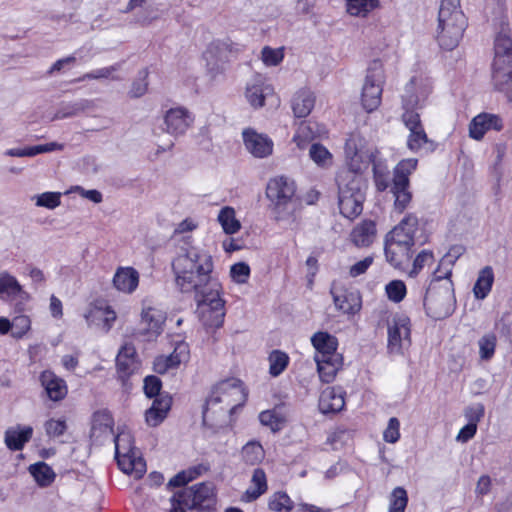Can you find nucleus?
I'll use <instances>...</instances> for the list:
<instances>
[{"instance_id":"49530a36","label":"nucleus","mask_w":512,"mask_h":512,"mask_svg":"<svg viewBox=\"0 0 512 512\" xmlns=\"http://www.w3.org/2000/svg\"><path fill=\"white\" fill-rule=\"evenodd\" d=\"M29 471L35 481L42 487L49 486L55 479L54 471L44 462L31 465Z\"/></svg>"},{"instance_id":"4c0bfd02","label":"nucleus","mask_w":512,"mask_h":512,"mask_svg":"<svg viewBox=\"0 0 512 512\" xmlns=\"http://www.w3.org/2000/svg\"><path fill=\"white\" fill-rule=\"evenodd\" d=\"M492 81L494 87L502 92L508 101H512V67L492 69Z\"/></svg>"},{"instance_id":"ea45409f","label":"nucleus","mask_w":512,"mask_h":512,"mask_svg":"<svg viewBox=\"0 0 512 512\" xmlns=\"http://www.w3.org/2000/svg\"><path fill=\"white\" fill-rule=\"evenodd\" d=\"M385 257L394 267H400L411 258V249L385 240Z\"/></svg>"},{"instance_id":"2eb2a0df","label":"nucleus","mask_w":512,"mask_h":512,"mask_svg":"<svg viewBox=\"0 0 512 512\" xmlns=\"http://www.w3.org/2000/svg\"><path fill=\"white\" fill-rule=\"evenodd\" d=\"M229 45L220 40L212 41L203 53L206 62V73L211 80L222 76L228 62Z\"/></svg>"},{"instance_id":"72a5a7b5","label":"nucleus","mask_w":512,"mask_h":512,"mask_svg":"<svg viewBox=\"0 0 512 512\" xmlns=\"http://www.w3.org/2000/svg\"><path fill=\"white\" fill-rule=\"evenodd\" d=\"M171 407V398L161 396L156 398L152 406L146 411L145 419L149 426L159 425L167 416Z\"/></svg>"},{"instance_id":"f704fd0d","label":"nucleus","mask_w":512,"mask_h":512,"mask_svg":"<svg viewBox=\"0 0 512 512\" xmlns=\"http://www.w3.org/2000/svg\"><path fill=\"white\" fill-rule=\"evenodd\" d=\"M315 105L314 93L307 89L299 90L292 99V110L296 117H307Z\"/></svg>"},{"instance_id":"a19ab883","label":"nucleus","mask_w":512,"mask_h":512,"mask_svg":"<svg viewBox=\"0 0 512 512\" xmlns=\"http://www.w3.org/2000/svg\"><path fill=\"white\" fill-rule=\"evenodd\" d=\"M113 418L106 411H98L93 415L91 436L100 437L113 434Z\"/></svg>"},{"instance_id":"20e7f679","label":"nucleus","mask_w":512,"mask_h":512,"mask_svg":"<svg viewBox=\"0 0 512 512\" xmlns=\"http://www.w3.org/2000/svg\"><path fill=\"white\" fill-rule=\"evenodd\" d=\"M340 213L348 218L358 217L363 210L366 181L361 173L339 171L336 177Z\"/></svg>"},{"instance_id":"bb28decb","label":"nucleus","mask_w":512,"mask_h":512,"mask_svg":"<svg viewBox=\"0 0 512 512\" xmlns=\"http://www.w3.org/2000/svg\"><path fill=\"white\" fill-rule=\"evenodd\" d=\"M139 273L133 267H118L113 277V287L122 293L131 294L139 285Z\"/></svg>"},{"instance_id":"423d86ee","label":"nucleus","mask_w":512,"mask_h":512,"mask_svg":"<svg viewBox=\"0 0 512 512\" xmlns=\"http://www.w3.org/2000/svg\"><path fill=\"white\" fill-rule=\"evenodd\" d=\"M115 458L119 468L135 479H140L146 473V463L134 446L130 431L122 430L114 438Z\"/></svg>"},{"instance_id":"4d7b16f0","label":"nucleus","mask_w":512,"mask_h":512,"mask_svg":"<svg viewBox=\"0 0 512 512\" xmlns=\"http://www.w3.org/2000/svg\"><path fill=\"white\" fill-rule=\"evenodd\" d=\"M407 502L406 490L402 487H396L391 493L389 512H404Z\"/></svg>"},{"instance_id":"9d476101","label":"nucleus","mask_w":512,"mask_h":512,"mask_svg":"<svg viewBox=\"0 0 512 512\" xmlns=\"http://www.w3.org/2000/svg\"><path fill=\"white\" fill-rule=\"evenodd\" d=\"M296 187L291 179L278 176L270 179L266 187V196L274 205L276 219L284 220V211L289 210L293 205V198Z\"/></svg>"},{"instance_id":"bf43d9fd","label":"nucleus","mask_w":512,"mask_h":512,"mask_svg":"<svg viewBox=\"0 0 512 512\" xmlns=\"http://www.w3.org/2000/svg\"><path fill=\"white\" fill-rule=\"evenodd\" d=\"M269 508L276 512L283 510L289 512L293 509V501L286 493L277 492L272 496L269 502Z\"/></svg>"},{"instance_id":"1a4fd4ad","label":"nucleus","mask_w":512,"mask_h":512,"mask_svg":"<svg viewBox=\"0 0 512 512\" xmlns=\"http://www.w3.org/2000/svg\"><path fill=\"white\" fill-rule=\"evenodd\" d=\"M385 72L380 60H373L365 76L361 92V104L368 113L375 111L381 104Z\"/></svg>"},{"instance_id":"393cba45","label":"nucleus","mask_w":512,"mask_h":512,"mask_svg":"<svg viewBox=\"0 0 512 512\" xmlns=\"http://www.w3.org/2000/svg\"><path fill=\"white\" fill-rule=\"evenodd\" d=\"M165 322V314L155 307H145L141 314V323L145 326L144 333L147 340L156 338L162 332V326Z\"/></svg>"},{"instance_id":"69168bd1","label":"nucleus","mask_w":512,"mask_h":512,"mask_svg":"<svg viewBox=\"0 0 512 512\" xmlns=\"http://www.w3.org/2000/svg\"><path fill=\"white\" fill-rule=\"evenodd\" d=\"M261 55L262 61L267 66H276L284 58V53L281 48L273 49L269 46H266L262 49Z\"/></svg>"},{"instance_id":"6ab92c4d","label":"nucleus","mask_w":512,"mask_h":512,"mask_svg":"<svg viewBox=\"0 0 512 512\" xmlns=\"http://www.w3.org/2000/svg\"><path fill=\"white\" fill-rule=\"evenodd\" d=\"M242 136L246 150L255 158H266L272 155L274 143L267 135L258 133L252 128H246Z\"/></svg>"},{"instance_id":"5fc2aeb1","label":"nucleus","mask_w":512,"mask_h":512,"mask_svg":"<svg viewBox=\"0 0 512 512\" xmlns=\"http://www.w3.org/2000/svg\"><path fill=\"white\" fill-rule=\"evenodd\" d=\"M201 474V467H191L187 470H183L172 477L168 486L181 487L194 480Z\"/></svg>"},{"instance_id":"de8ad7c7","label":"nucleus","mask_w":512,"mask_h":512,"mask_svg":"<svg viewBox=\"0 0 512 512\" xmlns=\"http://www.w3.org/2000/svg\"><path fill=\"white\" fill-rule=\"evenodd\" d=\"M241 455L246 464L255 465L264 459L265 451L259 442L249 441L243 446Z\"/></svg>"},{"instance_id":"7c9ffc66","label":"nucleus","mask_w":512,"mask_h":512,"mask_svg":"<svg viewBox=\"0 0 512 512\" xmlns=\"http://www.w3.org/2000/svg\"><path fill=\"white\" fill-rule=\"evenodd\" d=\"M333 301L336 308L343 313L355 314L360 310V298L353 292L332 288Z\"/></svg>"},{"instance_id":"4be33fe9","label":"nucleus","mask_w":512,"mask_h":512,"mask_svg":"<svg viewBox=\"0 0 512 512\" xmlns=\"http://www.w3.org/2000/svg\"><path fill=\"white\" fill-rule=\"evenodd\" d=\"M503 128L502 119L495 114L480 113L469 124V136L481 140L489 130L500 131Z\"/></svg>"},{"instance_id":"c85d7f7f","label":"nucleus","mask_w":512,"mask_h":512,"mask_svg":"<svg viewBox=\"0 0 512 512\" xmlns=\"http://www.w3.org/2000/svg\"><path fill=\"white\" fill-rule=\"evenodd\" d=\"M40 381L52 401H60L67 395V385L65 381L56 376L53 372L48 370L42 372Z\"/></svg>"},{"instance_id":"6e6552de","label":"nucleus","mask_w":512,"mask_h":512,"mask_svg":"<svg viewBox=\"0 0 512 512\" xmlns=\"http://www.w3.org/2000/svg\"><path fill=\"white\" fill-rule=\"evenodd\" d=\"M197 313L199 320L207 329L219 328L225 317V301L220 295V284L213 283L209 290H203L198 295Z\"/></svg>"},{"instance_id":"8fccbe9b","label":"nucleus","mask_w":512,"mask_h":512,"mask_svg":"<svg viewBox=\"0 0 512 512\" xmlns=\"http://www.w3.org/2000/svg\"><path fill=\"white\" fill-rule=\"evenodd\" d=\"M22 286L10 273L0 272V294L14 298L22 293Z\"/></svg>"},{"instance_id":"cd10ccee","label":"nucleus","mask_w":512,"mask_h":512,"mask_svg":"<svg viewBox=\"0 0 512 512\" xmlns=\"http://www.w3.org/2000/svg\"><path fill=\"white\" fill-rule=\"evenodd\" d=\"M311 342L316 350L314 360L321 358V356L324 358L332 355H340V353L337 352V338L328 332L320 331L315 333L311 338Z\"/></svg>"},{"instance_id":"7ed1b4c3","label":"nucleus","mask_w":512,"mask_h":512,"mask_svg":"<svg viewBox=\"0 0 512 512\" xmlns=\"http://www.w3.org/2000/svg\"><path fill=\"white\" fill-rule=\"evenodd\" d=\"M450 276L451 270L444 275H439L438 270L435 271L427 288L423 304L427 315L435 320L450 316L455 309L456 299Z\"/></svg>"},{"instance_id":"aec40b11","label":"nucleus","mask_w":512,"mask_h":512,"mask_svg":"<svg viewBox=\"0 0 512 512\" xmlns=\"http://www.w3.org/2000/svg\"><path fill=\"white\" fill-rule=\"evenodd\" d=\"M328 131L326 127L315 121H303L301 122L293 136V142L296 146L303 150L307 148L309 143L316 139L327 137Z\"/></svg>"},{"instance_id":"4468645a","label":"nucleus","mask_w":512,"mask_h":512,"mask_svg":"<svg viewBox=\"0 0 512 512\" xmlns=\"http://www.w3.org/2000/svg\"><path fill=\"white\" fill-rule=\"evenodd\" d=\"M411 346V322L406 315H395L388 324V351L402 354Z\"/></svg>"},{"instance_id":"13d9d810","label":"nucleus","mask_w":512,"mask_h":512,"mask_svg":"<svg viewBox=\"0 0 512 512\" xmlns=\"http://www.w3.org/2000/svg\"><path fill=\"white\" fill-rule=\"evenodd\" d=\"M385 291L389 300L399 303L406 296V285L402 280H393L386 285Z\"/></svg>"},{"instance_id":"0e129e2a","label":"nucleus","mask_w":512,"mask_h":512,"mask_svg":"<svg viewBox=\"0 0 512 512\" xmlns=\"http://www.w3.org/2000/svg\"><path fill=\"white\" fill-rule=\"evenodd\" d=\"M434 262V255L430 250L421 251L413 262V267L409 273L411 277L419 274V272L425 267L429 266Z\"/></svg>"},{"instance_id":"f3484780","label":"nucleus","mask_w":512,"mask_h":512,"mask_svg":"<svg viewBox=\"0 0 512 512\" xmlns=\"http://www.w3.org/2000/svg\"><path fill=\"white\" fill-rule=\"evenodd\" d=\"M411 88L410 94L412 95V99L417 101L415 107H413V112H417V110L424 107L426 100L432 92V81L431 78L428 77L425 73H417L411 77L409 82L404 87V92L401 96L402 99V109L404 110V98L407 95V91Z\"/></svg>"},{"instance_id":"09e8293b","label":"nucleus","mask_w":512,"mask_h":512,"mask_svg":"<svg viewBox=\"0 0 512 512\" xmlns=\"http://www.w3.org/2000/svg\"><path fill=\"white\" fill-rule=\"evenodd\" d=\"M373 162V180L376 187V190L379 192H384L388 188L391 189L392 179L390 177V171L386 165L381 163Z\"/></svg>"},{"instance_id":"9b49d317","label":"nucleus","mask_w":512,"mask_h":512,"mask_svg":"<svg viewBox=\"0 0 512 512\" xmlns=\"http://www.w3.org/2000/svg\"><path fill=\"white\" fill-rule=\"evenodd\" d=\"M345 155L347 167L341 171H352L362 175L374 159L373 151L367 147L365 138L358 133H352L346 140Z\"/></svg>"},{"instance_id":"6e6d98bb","label":"nucleus","mask_w":512,"mask_h":512,"mask_svg":"<svg viewBox=\"0 0 512 512\" xmlns=\"http://www.w3.org/2000/svg\"><path fill=\"white\" fill-rule=\"evenodd\" d=\"M386 241L393 242L412 249L415 244V238L408 233H404L402 228L395 226L385 237Z\"/></svg>"},{"instance_id":"f8f14e48","label":"nucleus","mask_w":512,"mask_h":512,"mask_svg":"<svg viewBox=\"0 0 512 512\" xmlns=\"http://www.w3.org/2000/svg\"><path fill=\"white\" fill-rule=\"evenodd\" d=\"M411 88L409 87L408 93L404 98V112L402 114V121L404 122L407 129L410 131L407 140L408 148L413 152H418L426 144L429 143L427 134L423 128L418 112H413V107L417 104V101L412 99L410 94Z\"/></svg>"},{"instance_id":"864d4df0","label":"nucleus","mask_w":512,"mask_h":512,"mask_svg":"<svg viewBox=\"0 0 512 512\" xmlns=\"http://www.w3.org/2000/svg\"><path fill=\"white\" fill-rule=\"evenodd\" d=\"M497 337L494 333H487L479 339V353L482 360H490L495 353Z\"/></svg>"},{"instance_id":"052dcab7","label":"nucleus","mask_w":512,"mask_h":512,"mask_svg":"<svg viewBox=\"0 0 512 512\" xmlns=\"http://www.w3.org/2000/svg\"><path fill=\"white\" fill-rule=\"evenodd\" d=\"M120 69V64H114L109 67L100 68L94 71H91L89 73L84 74L79 80H87V79H112V80H119L118 77L114 76L113 73L118 71Z\"/></svg>"},{"instance_id":"2f4dec72","label":"nucleus","mask_w":512,"mask_h":512,"mask_svg":"<svg viewBox=\"0 0 512 512\" xmlns=\"http://www.w3.org/2000/svg\"><path fill=\"white\" fill-rule=\"evenodd\" d=\"M33 428L30 426H16L6 430L5 444L12 451L22 450L24 445L31 439Z\"/></svg>"},{"instance_id":"5701e85b","label":"nucleus","mask_w":512,"mask_h":512,"mask_svg":"<svg viewBox=\"0 0 512 512\" xmlns=\"http://www.w3.org/2000/svg\"><path fill=\"white\" fill-rule=\"evenodd\" d=\"M188 357V345L179 343L170 355L156 357L153 363L154 371L159 374H164L171 369L177 368L182 362L186 361Z\"/></svg>"},{"instance_id":"3c124183","label":"nucleus","mask_w":512,"mask_h":512,"mask_svg":"<svg viewBox=\"0 0 512 512\" xmlns=\"http://www.w3.org/2000/svg\"><path fill=\"white\" fill-rule=\"evenodd\" d=\"M259 420L262 425L270 427L273 432L280 431L286 423L284 415L277 410H266L261 412Z\"/></svg>"},{"instance_id":"39448f33","label":"nucleus","mask_w":512,"mask_h":512,"mask_svg":"<svg viewBox=\"0 0 512 512\" xmlns=\"http://www.w3.org/2000/svg\"><path fill=\"white\" fill-rule=\"evenodd\" d=\"M247 399V393L240 380L231 378L218 383L212 390L206 401V407L203 411V422L207 424L212 420L215 413L214 407L222 404L220 412L223 415L232 414L235 409L242 406Z\"/></svg>"},{"instance_id":"79ce46f5","label":"nucleus","mask_w":512,"mask_h":512,"mask_svg":"<svg viewBox=\"0 0 512 512\" xmlns=\"http://www.w3.org/2000/svg\"><path fill=\"white\" fill-rule=\"evenodd\" d=\"M217 220L226 234L232 235L241 229V223L236 218V212L233 207H223L219 211Z\"/></svg>"},{"instance_id":"37998d69","label":"nucleus","mask_w":512,"mask_h":512,"mask_svg":"<svg viewBox=\"0 0 512 512\" xmlns=\"http://www.w3.org/2000/svg\"><path fill=\"white\" fill-rule=\"evenodd\" d=\"M347 12L354 17H367L379 7V0H345Z\"/></svg>"},{"instance_id":"338daca9","label":"nucleus","mask_w":512,"mask_h":512,"mask_svg":"<svg viewBox=\"0 0 512 512\" xmlns=\"http://www.w3.org/2000/svg\"><path fill=\"white\" fill-rule=\"evenodd\" d=\"M230 275L238 284H244L250 276V267L245 262H239L231 266Z\"/></svg>"},{"instance_id":"b1692460","label":"nucleus","mask_w":512,"mask_h":512,"mask_svg":"<svg viewBox=\"0 0 512 512\" xmlns=\"http://www.w3.org/2000/svg\"><path fill=\"white\" fill-rule=\"evenodd\" d=\"M344 391L339 387H327L319 397V410L323 414L340 412L345 406Z\"/></svg>"},{"instance_id":"680f3d73","label":"nucleus","mask_w":512,"mask_h":512,"mask_svg":"<svg viewBox=\"0 0 512 512\" xmlns=\"http://www.w3.org/2000/svg\"><path fill=\"white\" fill-rule=\"evenodd\" d=\"M13 331L11 333L13 338L21 339L31 329V320L27 315H19L12 319Z\"/></svg>"},{"instance_id":"dca6fc26","label":"nucleus","mask_w":512,"mask_h":512,"mask_svg":"<svg viewBox=\"0 0 512 512\" xmlns=\"http://www.w3.org/2000/svg\"><path fill=\"white\" fill-rule=\"evenodd\" d=\"M512 67V39L508 24L502 22L494 40V58L492 69Z\"/></svg>"},{"instance_id":"f03ea898","label":"nucleus","mask_w":512,"mask_h":512,"mask_svg":"<svg viewBox=\"0 0 512 512\" xmlns=\"http://www.w3.org/2000/svg\"><path fill=\"white\" fill-rule=\"evenodd\" d=\"M467 27V19L460 8V0H441L438 12L436 40L443 50L455 49Z\"/></svg>"},{"instance_id":"603ef678","label":"nucleus","mask_w":512,"mask_h":512,"mask_svg":"<svg viewBox=\"0 0 512 512\" xmlns=\"http://www.w3.org/2000/svg\"><path fill=\"white\" fill-rule=\"evenodd\" d=\"M269 373L273 377L279 376L288 366L289 357L285 352L274 350L268 357Z\"/></svg>"},{"instance_id":"c03bdc74","label":"nucleus","mask_w":512,"mask_h":512,"mask_svg":"<svg viewBox=\"0 0 512 512\" xmlns=\"http://www.w3.org/2000/svg\"><path fill=\"white\" fill-rule=\"evenodd\" d=\"M272 94V88L269 85L253 84L246 89V98L254 108H260L264 105V100Z\"/></svg>"},{"instance_id":"a211bd4d","label":"nucleus","mask_w":512,"mask_h":512,"mask_svg":"<svg viewBox=\"0 0 512 512\" xmlns=\"http://www.w3.org/2000/svg\"><path fill=\"white\" fill-rule=\"evenodd\" d=\"M194 122L193 114L185 107H174L164 114L165 131L171 135H183Z\"/></svg>"},{"instance_id":"e433bc0d","label":"nucleus","mask_w":512,"mask_h":512,"mask_svg":"<svg viewBox=\"0 0 512 512\" xmlns=\"http://www.w3.org/2000/svg\"><path fill=\"white\" fill-rule=\"evenodd\" d=\"M494 283V272L491 266H485L479 271L478 278L473 287L476 299H485L492 289Z\"/></svg>"},{"instance_id":"f257e3e1","label":"nucleus","mask_w":512,"mask_h":512,"mask_svg":"<svg viewBox=\"0 0 512 512\" xmlns=\"http://www.w3.org/2000/svg\"><path fill=\"white\" fill-rule=\"evenodd\" d=\"M171 266L175 286L182 293L198 295L213 284V259L205 250L197 247L182 250L172 260Z\"/></svg>"},{"instance_id":"412c9836","label":"nucleus","mask_w":512,"mask_h":512,"mask_svg":"<svg viewBox=\"0 0 512 512\" xmlns=\"http://www.w3.org/2000/svg\"><path fill=\"white\" fill-rule=\"evenodd\" d=\"M88 326L99 327L104 333H108L116 321V312L110 306L90 305L84 313Z\"/></svg>"},{"instance_id":"e2e57ef3","label":"nucleus","mask_w":512,"mask_h":512,"mask_svg":"<svg viewBox=\"0 0 512 512\" xmlns=\"http://www.w3.org/2000/svg\"><path fill=\"white\" fill-rule=\"evenodd\" d=\"M36 199V206L45 207L47 209H55L61 203V193L60 192H44L42 194L36 195L34 197Z\"/></svg>"},{"instance_id":"a878e982","label":"nucleus","mask_w":512,"mask_h":512,"mask_svg":"<svg viewBox=\"0 0 512 512\" xmlns=\"http://www.w3.org/2000/svg\"><path fill=\"white\" fill-rule=\"evenodd\" d=\"M116 366L119 377L125 380L139 367L136 357V349L132 344H125L116 357Z\"/></svg>"},{"instance_id":"774afa93","label":"nucleus","mask_w":512,"mask_h":512,"mask_svg":"<svg viewBox=\"0 0 512 512\" xmlns=\"http://www.w3.org/2000/svg\"><path fill=\"white\" fill-rule=\"evenodd\" d=\"M383 438L388 443H396L400 438V422L396 417L389 419L388 425L383 432Z\"/></svg>"},{"instance_id":"0eeeda50","label":"nucleus","mask_w":512,"mask_h":512,"mask_svg":"<svg viewBox=\"0 0 512 512\" xmlns=\"http://www.w3.org/2000/svg\"><path fill=\"white\" fill-rule=\"evenodd\" d=\"M418 160L408 158L401 160L393 169L392 186L390 192L393 195V210L402 214L408 209L413 200L410 189V175L416 170Z\"/></svg>"},{"instance_id":"c9c22d12","label":"nucleus","mask_w":512,"mask_h":512,"mask_svg":"<svg viewBox=\"0 0 512 512\" xmlns=\"http://www.w3.org/2000/svg\"><path fill=\"white\" fill-rule=\"evenodd\" d=\"M267 491V479L263 469L257 468L254 470L251 484L249 488L243 493L241 500L243 502H252L258 499L262 494Z\"/></svg>"},{"instance_id":"58836bf2","label":"nucleus","mask_w":512,"mask_h":512,"mask_svg":"<svg viewBox=\"0 0 512 512\" xmlns=\"http://www.w3.org/2000/svg\"><path fill=\"white\" fill-rule=\"evenodd\" d=\"M62 149H63L62 144H59L56 142H51V143H47V144L36 145V146L25 147V148L8 149V150H6L5 155L10 156V157H34L38 154L48 153V152L62 150Z\"/></svg>"},{"instance_id":"ddd939ff","label":"nucleus","mask_w":512,"mask_h":512,"mask_svg":"<svg viewBox=\"0 0 512 512\" xmlns=\"http://www.w3.org/2000/svg\"><path fill=\"white\" fill-rule=\"evenodd\" d=\"M175 496L189 509L211 512L216 504L215 487L210 482L195 484Z\"/></svg>"},{"instance_id":"c756f323","label":"nucleus","mask_w":512,"mask_h":512,"mask_svg":"<svg viewBox=\"0 0 512 512\" xmlns=\"http://www.w3.org/2000/svg\"><path fill=\"white\" fill-rule=\"evenodd\" d=\"M317 364V371L319 377L324 383H331L334 381L338 371L343 366L342 355H332L330 357L321 356L319 359H315Z\"/></svg>"},{"instance_id":"a18cd8bd","label":"nucleus","mask_w":512,"mask_h":512,"mask_svg":"<svg viewBox=\"0 0 512 512\" xmlns=\"http://www.w3.org/2000/svg\"><path fill=\"white\" fill-rule=\"evenodd\" d=\"M309 157L320 168H328L333 164L332 153L320 143L310 145Z\"/></svg>"},{"instance_id":"473e14b6","label":"nucleus","mask_w":512,"mask_h":512,"mask_svg":"<svg viewBox=\"0 0 512 512\" xmlns=\"http://www.w3.org/2000/svg\"><path fill=\"white\" fill-rule=\"evenodd\" d=\"M375 235V223L371 220H365L354 227L350 236L351 241L357 247H367L373 243Z\"/></svg>"}]
</instances>
